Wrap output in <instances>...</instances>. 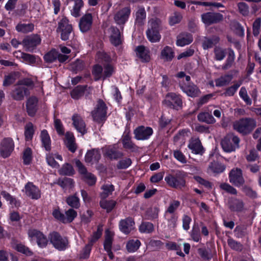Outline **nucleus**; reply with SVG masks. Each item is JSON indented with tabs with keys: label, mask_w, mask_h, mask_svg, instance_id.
<instances>
[{
	"label": "nucleus",
	"mask_w": 261,
	"mask_h": 261,
	"mask_svg": "<svg viewBox=\"0 0 261 261\" xmlns=\"http://www.w3.org/2000/svg\"><path fill=\"white\" fill-rule=\"evenodd\" d=\"M225 168V165L217 162H212L208 166V170L210 171L217 174L223 172Z\"/></svg>",
	"instance_id": "nucleus-35"
},
{
	"label": "nucleus",
	"mask_w": 261,
	"mask_h": 261,
	"mask_svg": "<svg viewBox=\"0 0 261 261\" xmlns=\"http://www.w3.org/2000/svg\"><path fill=\"white\" fill-rule=\"evenodd\" d=\"M146 13L143 7H138L135 13V23L142 25L145 21Z\"/></svg>",
	"instance_id": "nucleus-29"
},
{
	"label": "nucleus",
	"mask_w": 261,
	"mask_h": 261,
	"mask_svg": "<svg viewBox=\"0 0 261 261\" xmlns=\"http://www.w3.org/2000/svg\"><path fill=\"white\" fill-rule=\"evenodd\" d=\"M154 226L152 223L149 222H142L139 227V230L141 233H150L154 231Z\"/></svg>",
	"instance_id": "nucleus-39"
},
{
	"label": "nucleus",
	"mask_w": 261,
	"mask_h": 261,
	"mask_svg": "<svg viewBox=\"0 0 261 261\" xmlns=\"http://www.w3.org/2000/svg\"><path fill=\"white\" fill-rule=\"evenodd\" d=\"M182 19V15L179 12H175L173 15L170 17L169 23L171 25H173L179 23Z\"/></svg>",
	"instance_id": "nucleus-64"
},
{
	"label": "nucleus",
	"mask_w": 261,
	"mask_h": 261,
	"mask_svg": "<svg viewBox=\"0 0 261 261\" xmlns=\"http://www.w3.org/2000/svg\"><path fill=\"white\" fill-rule=\"evenodd\" d=\"M163 103L166 106L175 109L181 108L182 103L180 96L174 93L167 94L163 101Z\"/></svg>",
	"instance_id": "nucleus-11"
},
{
	"label": "nucleus",
	"mask_w": 261,
	"mask_h": 261,
	"mask_svg": "<svg viewBox=\"0 0 261 261\" xmlns=\"http://www.w3.org/2000/svg\"><path fill=\"white\" fill-rule=\"evenodd\" d=\"M34 28V25L33 23H19L16 27V30L19 32L23 33H28L32 32Z\"/></svg>",
	"instance_id": "nucleus-40"
},
{
	"label": "nucleus",
	"mask_w": 261,
	"mask_h": 261,
	"mask_svg": "<svg viewBox=\"0 0 261 261\" xmlns=\"http://www.w3.org/2000/svg\"><path fill=\"white\" fill-rule=\"evenodd\" d=\"M14 147V143L10 138H4L1 143L0 154L4 158L10 156Z\"/></svg>",
	"instance_id": "nucleus-14"
},
{
	"label": "nucleus",
	"mask_w": 261,
	"mask_h": 261,
	"mask_svg": "<svg viewBox=\"0 0 261 261\" xmlns=\"http://www.w3.org/2000/svg\"><path fill=\"white\" fill-rule=\"evenodd\" d=\"M66 202L73 208H78L80 206V199L76 195H71L66 198Z\"/></svg>",
	"instance_id": "nucleus-42"
},
{
	"label": "nucleus",
	"mask_w": 261,
	"mask_h": 261,
	"mask_svg": "<svg viewBox=\"0 0 261 261\" xmlns=\"http://www.w3.org/2000/svg\"><path fill=\"white\" fill-rule=\"evenodd\" d=\"M220 188L225 191V192L233 195H236L237 194V190L234 188L233 187L226 183H223L220 185Z\"/></svg>",
	"instance_id": "nucleus-62"
},
{
	"label": "nucleus",
	"mask_w": 261,
	"mask_h": 261,
	"mask_svg": "<svg viewBox=\"0 0 261 261\" xmlns=\"http://www.w3.org/2000/svg\"><path fill=\"white\" fill-rule=\"evenodd\" d=\"M107 107L105 103L101 99H99L95 109L91 114L94 121L100 122L105 119L107 115Z\"/></svg>",
	"instance_id": "nucleus-7"
},
{
	"label": "nucleus",
	"mask_w": 261,
	"mask_h": 261,
	"mask_svg": "<svg viewBox=\"0 0 261 261\" xmlns=\"http://www.w3.org/2000/svg\"><path fill=\"white\" fill-rule=\"evenodd\" d=\"M229 182L236 187H241L245 182L243 177L242 171L238 168L231 170L229 173Z\"/></svg>",
	"instance_id": "nucleus-12"
},
{
	"label": "nucleus",
	"mask_w": 261,
	"mask_h": 261,
	"mask_svg": "<svg viewBox=\"0 0 261 261\" xmlns=\"http://www.w3.org/2000/svg\"><path fill=\"white\" fill-rule=\"evenodd\" d=\"M73 5L70 10L72 16L74 17H78L81 15V9L83 8L84 3L83 0H73Z\"/></svg>",
	"instance_id": "nucleus-27"
},
{
	"label": "nucleus",
	"mask_w": 261,
	"mask_h": 261,
	"mask_svg": "<svg viewBox=\"0 0 261 261\" xmlns=\"http://www.w3.org/2000/svg\"><path fill=\"white\" fill-rule=\"evenodd\" d=\"M122 142L124 148L130 150L132 151H135L137 150V146L132 141L131 137L128 134L124 135L123 136Z\"/></svg>",
	"instance_id": "nucleus-31"
},
{
	"label": "nucleus",
	"mask_w": 261,
	"mask_h": 261,
	"mask_svg": "<svg viewBox=\"0 0 261 261\" xmlns=\"http://www.w3.org/2000/svg\"><path fill=\"white\" fill-rule=\"evenodd\" d=\"M218 42V39L217 37L213 38H205L202 43V47L203 49H207L213 47L214 44Z\"/></svg>",
	"instance_id": "nucleus-57"
},
{
	"label": "nucleus",
	"mask_w": 261,
	"mask_h": 261,
	"mask_svg": "<svg viewBox=\"0 0 261 261\" xmlns=\"http://www.w3.org/2000/svg\"><path fill=\"white\" fill-rule=\"evenodd\" d=\"M197 119L199 121L207 124H213L216 122L212 114L206 112L200 113L197 116Z\"/></svg>",
	"instance_id": "nucleus-32"
},
{
	"label": "nucleus",
	"mask_w": 261,
	"mask_h": 261,
	"mask_svg": "<svg viewBox=\"0 0 261 261\" xmlns=\"http://www.w3.org/2000/svg\"><path fill=\"white\" fill-rule=\"evenodd\" d=\"M40 37L37 34L28 36L23 40L22 44L26 51H33L41 43Z\"/></svg>",
	"instance_id": "nucleus-10"
},
{
	"label": "nucleus",
	"mask_w": 261,
	"mask_h": 261,
	"mask_svg": "<svg viewBox=\"0 0 261 261\" xmlns=\"http://www.w3.org/2000/svg\"><path fill=\"white\" fill-rule=\"evenodd\" d=\"M161 57L165 61H171L174 57V52L170 47L166 46L161 51Z\"/></svg>",
	"instance_id": "nucleus-36"
},
{
	"label": "nucleus",
	"mask_w": 261,
	"mask_h": 261,
	"mask_svg": "<svg viewBox=\"0 0 261 261\" xmlns=\"http://www.w3.org/2000/svg\"><path fill=\"white\" fill-rule=\"evenodd\" d=\"M40 138L42 146L46 150H50L51 148V141L50 137L46 130L44 129L41 131Z\"/></svg>",
	"instance_id": "nucleus-33"
},
{
	"label": "nucleus",
	"mask_w": 261,
	"mask_h": 261,
	"mask_svg": "<svg viewBox=\"0 0 261 261\" xmlns=\"http://www.w3.org/2000/svg\"><path fill=\"white\" fill-rule=\"evenodd\" d=\"M162 29V21L157 18L150 19L148 22V29L146 36L148 40L151 43L158 42L161 38L160 31Z\"/></svg>",
	"instance_id": "nucleus-1"
},
{
	"label": "nucleus",
	"mask_w": 261,
	"mask_h": 261,
	"mask_svg": "<svg viewBox=\"0 0 261 261\" xmlns=\"http://www.w3.org/2000/svg\"><path fill=\"white\" fill-rule=\"evenodd\" d=\"M61 175H71L74 173V170L72 166L69 164H65L59 170Z\"/></svg>",
	"instance_id": "nucleus-53"
},
{
	"label": "nucleus",
	"mask_w": 261,
	"mask_h": 261,
	"mask_svg": "<svg viewBox=\"0 0 261 261\" xmlns=\"http://www.w3.org/2000/svg\"><path fill=\"white\" fill-rule=\"evenodd\" d=\"M50 243L57 249L60 251L65 250L68 245V241L66 237H62L58 232L53 231L48 235Z\"/></svg>",
	"instance_id": "nucleus-5"
},
{
	"label": "nucleus",
	"mask_w": 261,
	"mask_h": 261,
	"mask_svg": "<svg viewBox=\"0 0 261 261\" xmlns=\"http://www.w3.org/2000/svg\"><path fill=\"white\" fill-rule=\"evenodd\" d=\"M235 59L234 53L232 50H230L225 63L222 66V69L227 70L230 68L234 63Z\"/></svg>",
	"instance_id": "nucleus-43"
},
{
	"label": "nucleus",
	"mask_w": 261,
	"mask_h": 261,
	"mask_svg": "<svg viewBox=\"0 0 261 261\" xmlns=\"http://www.w3.org/2000/svg\"><path fill=\"white\" fill-rule=\"evenodd\" d=\"M92 73L95 81L99 80L101 79L103 80V68L101 66L99 65L94 66Z\"/></svg>",
	"instance_id": "nucleus-46"
},
{
	"label": "nucleus",
	"mask_w": 261,
	"mask_h": 261,
	"mask_svg": "<svg viewBox=\"0 0 261 261\" xmlns=\"http://www.w3.org/2000/svg\"><path fill=\"white\" fill-rule=\"evenodd\" d=\"M240 97L246 103V104L250 105L252 103L251 100L248 95L247 90L245 88L242 87L239 92Z\"/></svg>",
	"instance_id": "nucleus-63"
},
{
	"label": "nucleus",
	"mask_w": 261,
	"mask_h": 261,
	"mask_svg": "<svg viewBox=\"0 0 261 261\" xmlns=\"http://www.w3.org/2000/svg\"><path fill=\"white\" fill-rule=\"evenodd\" d=\"M100 204L102 208L106 209L107 212H110L115 206L116 202L113 200L107 201L103 200L100 201Z\"/></svg>",
	"instance_id": "nucleus-54"
},
{
	"label": "nucleus",
	"mask_w": 261,
	"mask_h": 261,
	"mask_svg": "<svg viewBox=\"0 0 261 261\" xmlns=\"http://www.w3.org/2000/svg\"><path fill=\"white\" fill-rule=\"evenodd\" d=\"M188 147L192 150V152L195 154H201L203 152V148L200 141L198 139H193L190 141Z\"/></svg>",
	"instance_id": "nucleus-26"
},
{
	"label": "nucleus",
	"mask_w": 261,
	"mask_h": 261,
	"mask_svg": "<svg viewBox=\"0 0 261 261\" xmlns=\"http://www.w3.org/2000/svg\"><path fill=\"white\" fill-rule=\"evenodd\" d=\"M65 143L68 149L72 152L76 150V145L75 143V138L72 133L67 132L65 134Z\"/></svg>",
	"instance_id": "nucleus-25"
},
{
	"label": "nucleus",
	"mask_w": 261,
	"mask_h": 261,
	"mask_svg": "<svg viewBox=\"0 0 261 261\" xmlns=\"http://www.w3.org/2000/svg\"><path fill=\"white\" fill-rule=\"evenodd\" d=\"M16 53L20 54V57L25 62L29 64H33L36 62V59L34 55L21 51L16 52Z\"/></svg>",
	"instance_id": "nucleus-58"
},
{
	"label": "nucleus",
	"mask_w": 261,
	"mask_h": 261,
	"mask_svg": "<svg viewBox=\"0 0 261 261\" xmlns=\"http://www.w3.org/2000/svg\"><path fill=\"white\" fill-rule=\"evenodd\" d=\"M135 138L138 140L148 139L153 134L151 127L143 125L138 126L134 130Z\"/></svg>",
	"instance_id": "nucleus-15"
},
{
	"label": "nucleus",
	"mask_w": 261,
	"mask_h": 261,
	"mask_svg": "<svg viewBox=\"0 0 261 261\" xmlns=\"http://www.w3.org/2000/svg\"><path fill=\"white\" fill-rule=\"evenodd\" d=\"M159 209L157 207H150L146 211V216L148 219H153L158 218Z\"/></svg>",
	"instance_id": "nucleus-59"
},
{
	"label": "nucleus",
	"mask_w": 261,
	"mask_h": 261,
	"mask_svg": "<svg viewBox=\"0 0 261 261\" xmlns=\"http://www.w3.org/2000/svg\"><path fill=\"white\" fill-rule=\"evenodd\" d=\"M131 13L129 6L125 7L117 11L114 15L115 23L119 25H124L128 20Z\"/></svg>",
	"instance_id": "nucleus-9"
},
{
	"label": "nucleus",
	"mask_w": 261,
	"mask_h": 261,
	"mask_svg": "<svg viewBox=\"0 0 261 261\" xmlns=\"http://www.w3.org/2000/svg\"><path fill=\"white\" fill-rule=\"evenodd\" d=\"M100 157V151L98 150L92 149L86 153L85 160L87 163H92L98 161Z\"/></svg>",
	"instance_id": "nucleus-28"
},
{
	"label": "nucleus",
	"mask_w": 261,
	"mask_h": 261,
	"mask_svg": "<svg viewBox=\"0 0 261 261\" xmlns=\"http://www.w3.org/2000/svg\"><path fill=\"white\" fill-rule=\"evenodd\" d=\"M16 74L14 72H12L4 77L3 86L8 87L13 84L16 80Z\"/></svg>",
	"instance_id": "nucleus-48"
},
{
	"label": "nucleus",
	"mask_w": 261,
	"mask_h": 261,
	"mask_svg": "<svg viewBox=\"0 0 261 261\" xmlns=\"http://www.w3.org/2000/svg\"><path fill=\"white\" fill-rule=\"evenodd\" d=\"M1 195L7 201H9L11 205L15 206H17L19 205V202L16 200V199L6 191H1Z\"/></svg>",
	"instance_id": "nucleus-50"
},
{
	"label": "nucleus",
	"mask_w": 261,
	"mask_h": 261,
	"mask_svg": "<svg viewBox=\"0 0 261 261\" xmlns=\"http://www.w3.org/2000/svg\"><path fill=\"white\" fill-rule=\"evenodd\" d=\"M58 52L56 50H51L44 56V59L47 63H53L57 59Z\"/></svg>",
	"instance_id": "nucleus-52"
},
{
	"label": "nucleus",
	"mask_w": 261,
	"mask_h": 261,
	"mask_svg": "<svg viewBox=\"0 0 261 261\" xmlns=\"http://www.w3.org/2000/svg\"><path fill=\"white\" fill-rule=\"evenodd\" d=\"M231 80L230 75H225L217 79L215 81L216 85L217 87L225 86L229 83Z\"/></svg>",
	"instance_id": "nucleus-55"
},
{
	"label": "nucleus",
	"mask_w": 261,
	"mask_h": 261,
	"mask_svg": "<svg viewBox=\"0 0 261 261\" xmlns=\"http://www.w3.org/2000/svg\"><path fill=\"white\" fill-rule=\"evenodd\" d=\"M38 99L36 97L29 98L27 102V110L30 116H34L37 110Z\"/></svg>",
	"instance_id": "nucleus-23"
},
{
	"label": "nucleus",
	"mask_w": 261,
	"mask_h": 261,
	"mask_svg": "<svg viewBox=\"0 0 261 261\" xmlns=\"http://www.w3.org/2000/svg\"><path fill=\"white\" fill-rule=\"evenodd\" d=\"M215 58L217 61L222 60L226 56V53L224 49L220 47H216L214 49Z\"/></svg>",
	"instance_id": "nucleus-61"
},
{
	"label": "nucleus",
	"mask_w": 261,
	"mask_h": 261,
	"mask_svg": "<svg viewBox=\"0 0 261 261\" xmlns=\"http://www.w3.org/2000/svg\"><path fill=\"white\" fill-rule=\"evenodd\" d=\"M111 31L112 33L110 38L111 43L115 46L121 44V38L119 30L117 28L111 27Z\"/></svg>",
	"instance_id": "nucleus-30"
},
{
	"label": "nucleus",
	"mask_w": 261,
	"mask_h": 261,
	"mask_svg": "<svg viewBox=\"0 0 261 261\" xmlns=\"http://www.w3.org/2000/svg\"><path fill=\"white\" fill-rule=\"evenodd\" d=\"M102 68L103 80L111 76L115 72V68L114 66L110 64H106Z\"/></svg>",
	"instance_id": "nucleus-49"
},
{
	"label": "nucleus",
	"mask_w": 261,
	"mask_h": 261,
	"mask_svg": "<svg viewBox=\"0 0 261 261\" xmlns=\"http://www.w3.org/2000/svg\"><path fill=\"white\" fill-rule=\"evenodd\" d=\"M223 15L220 13L206 12L201 15L202 21L206 25L220 22L223 19Z\"/></svg>",
	"instance_id": "nucleus-16"
},
{
	"label": "nucleus",
	"mask_w": 261,
	"mask_h": 261,
	"mask_svg": "<svg viewBox=\"0 0 261 261\" xmlns=\"http://www.w3.org/2000/svg\"><path fill=\"white\" fill-rule=\"evenodd\" d=\"M93 17L91 14L87 13L83 15L80 19L79 27L82 32H86L89 31L92 25Z\"/></svg>",
	"instance_id": "nucleus-20"
},
{
	"label": "nucleus",
	"mask_w": 261,
	"mask_h": 261,
	"mask_svg": "<svg viewBox=\"0 0 261 261\" xmlns=\"http://www.w3.org/2000/svg\"><path fill=\"white\" fill-rule=\"evenodd\" d=\"M77 216L76 212L73 208H69L68 210L65 212L64 215V218H63V223H70L74 218Z\"/></svg>",
	"instance_id": "nucleus-44"
},
{
	"label": "nucleus",
	"mask_w": 261,
	"mask_h": 261,
	"mask_svg": "<svg viewBox=\"0 0 261 261\" xmlns=\"http://www.w3.org/2000/svg\"><path fill=\"white\" fill-rule=\"evenodd\" d=\"M57 31L61 32V37L63 40H67L72 31V25L69 23L67 18L63 17L58 22Z\"/></svg>",
	"instance_id": "nucleus-8"
},
{
	"label": "nucleus",
	"mask_w": 261,
	"mask_h": 261,
	"mask_svg": "<svg viewBox=\"0 0 261 261\" xmlns=\"http://www.w3.org/2000/svg\"><path fill=\"white\" fill-rule=\"evenodd\" d=\"M106 154L111 159H117L123 155L121 152L116 150L114 147H109L106 151Z\"/></svg>",
	"instance_id": "nucleus-45"
},
{
	"label": "nucleus",
	"mask_w": 261,
	"mask_h": 261,
	"mask_svg": "<svg viewBox=\"0 0 261 261\" xmlns=\"http://www.w3.org/2000/svg\"><path fill=\"white\" fill-rule=\"evenodd\" d=\"M101 188L103 191L101 192L100 196L103 199L111 194L112 192L114 190V186L112 185H105Z\"/></svg>",
	"instance_id": "nucleus-56"
},
{
	"label": "nucleus",
	"mask_w": 261,
	"mask_h": 261,
	"mask_svg": "<svg viewBox=\"0 0 261 261\" xmlns=\"http://www.w3.org/2000/svg\"><path fill=\"white\" fill-rule=\"evenodd\" d=\"M229 207L233 212H240L242 211L244 207V203L242 201L238 199H231L228 203Z\"/></svg>",
	"instance_id": "nucleus-34"
},
{
	"label": "nucleus",
	"mask_w": 261,
	"mask_h": 261,
	"mask_svg": "<svg viewBox=\"0 0 261 261\" xmlns=\"http://www.w3.org/2000/svg\"><path fill=\"white\" fill-rule=\"evenodd\" d=\"M34 133L33 125L32 123H28L25 126L24 135L25 140L30 141L32 140Z\"/></svg>",
	"instance_id": "nucleus-51"
},
{
	"label": "nucleus",
	"mask_w": 261,
	"mask_h": 261,
	"mask_svg": "<svg viewBox=\"0 0 261 261\" xmlns=\"http://www.w3.org/2000/svg\"><path fill=\"white\" fill-rule=\"evenodd\" d=\"M23 191L26 195L32 199H38L41 197V192L39 188L32 182H28L24 187Z\"/></svg>",
	"instance_id": "nucleus-18"
},
{
	"label": "nucleus",
	"mask_w": 261,
	"mask_h": 261,
	"mask_svg": "<svg viewBox=\"0 0 261 261\" xmlns=\"http://www.w3.org/2000/svg\"><path fill=\"white\" fill-rule=\"evenodd\" d=\"M141 245V242L138 240H131L127 242L126 247L129 252H134L137 251Z\"/></svg>",
	"instance_id": "nucleus-41"
},
{
	"label": "nucleus",
	"mask_w": 261,
	"mask_h": 261,
	"mask_svg": "<svg viewBox=\"0 0 261 261\" xmlns=\"http://www.w3.org/2000/svg\"><path fill=\"white\" fill-rule=\"evenodd\" d=\"M28 236L31 241L36 240L38 246L41 248L45 247L48 244V239L41 231L37 229H30L28 231Z\"/></svg>",
	"instance_id": "nucleus-6"
},
{
	"label": "nucleus",
	"mask_w": 261,
	"mask_h": 261,
	"mask_svg": "<svg viewBox=\"0 0 261 261\" xmlns=\"http://www.w3.org/2000/svg\"><path fill=\"white\" fill-rule=\"evenodd\" d=\"M137 56L142 60L143 62H148L150 60V55L149 50L144 46H138L136 48Z\"/></svg>",
	"instance_id": "nucleus-24"
},
{
	"label": "nucleus",
	"mask_w": 261,
	"mask_h": 261,
	"mask_svg": "<svg viewBox=\"0 0 261 261\" xmlns=\"http://www.w3.org/2000/svg\"><path fill=\"white\" fill-rule=\"evenodd\" d=\"M180 205V201L178 200H173L170 202L169 205L165 211V217H168L169 215L175 214L174 212L177 210Z\"/></svg>",
	"instance_id": "nucleus-37"
},
{
	"label": "nucleus",
	"mask_w": 261,
	"mask_h": 261,
	"mask_svg": "<svg viewBox=\"0 0 261 261\" xmlns=\"http://www.w3.org/2000/svg\"><path fill=\"white\" fill-rule=\"evenodd\" d=\"M186 174L182 171H177L174 174H168L165 177L167 185L173 188L181 189L186 186Z\"/></svg>",
	"instance_id": "nucleus-2"
},
{
	"label": "nucleus",
	"mask_w": 261,
	"mask_h": 261,
	"mask_svg": "<svg viewBox=\"0 0 261 261\" xmlns=\"http://www.w3.org/2000/svg\"><path fill=\"white\" fill-rule=\"evenodd\" d=\"M239 138L233 134L227 135L221 141V146L224 151L230 152L239 147Z\"/></svg>",
	"instance_id": "nucleus-4"
},
{
	"label": "nucleus",
	"mask_w": 261,
	"mask_h": 261,
	"mask_svg": "<svg viewBox=\"0 0 261 261\" xmlns=\"http://www.w3.org/2000/svg\"><path fill=\"white\" fill-rule=\"evenodd\" d=\"M29 93L28 88H23L22 86L17 84L11 91L10 95L14 100L20 101L23 100L24 96L29 95Z\"/></svg>",
	"instance_id": "nucleus-17"
},
{
	"label": "nucleus",
	"mask_w": 261,
	"mask_h": 261,
	"mask_svg": "<svg viewBox=\"0 0 261 261\" xmlns=\"http://www.w3.org/2000/svg\"><path fill=\"white\" fill-rule=\"evenodd\" d=\"M85 88L86 87L84 86H77L71 92V97L75 99H79L84 95Z\"/></svg>",
	"instance_id": "nucleus-47"
},
{
	"label": "nucleus",
	"mask_w": 261,
	"mask_h": 261,
	"mask_svg": "<svg viewBox=\"0 0 261 261\" xmlns=\"http://www.w3.org/2000/svg\"><path fill=\"white\" fill-rule=\"evenodd\" d=\"M233 126L237 132L246 135L249 134L256 126V122L253 118H243L234 122Z\"/></svg>",
	"instance_id": "nucleus-3"
},
{
	"label": "nucleus",
	"mask_w": 261,
	"mask_h": 261,
	"mask_svg": "<svg viewBox=\"0 0 261 261\" xmlns=\"http://www.w3.org/2000/svg\"><path fill=\"white\" fill-rule=\"evenodd\" d=\"M73 125L82 135L86 133V124L82 118L77 114H74L72 117Z\"/></svg>",
	"instance_id": "nucleus-21"
},
{
	"label": "nucleus",
	"mask_w": 261,
	"mask_h": 261,
	"mask_svg": "<svg viewBox=\"0 0 261 261\" xmlns=\"http://www.w3.org/2000/svg\"><path fill=\"white\" fill-rule=\"evenodd\" d=\"M102 228L101 226H99L97 227V231L93 233V234L89 240V244L93 245L99 238H100L102 234Z\"/></svg>",
	"instance_id": "nucleus-60"
},
{
	"label": "nucleus",
	"mask_w": 261,
	"mask_h": 261,
	"mask_svg": "<svg viewBox=\"0 0 261 261\" xmlns=\"http://www.w3.org/2000/svg\"><path fill=\"white\" fill-rule=\"evenodd\" d=\"M193 40V38L191 34L182 33L177 36L176 44L178 46L182 47L190 44Z\"/></svg>",
	"instance_id": "nucleus-22"
},
{
	"label": "nucleus",
	"mask_w": 261,
	"mask_h": 261,
	"mask_svg": "<svg viewBox=\"0 0 261 261\" xmlns=\"http://www.w3.org/2000/svg\"><path fill=\"white\" fill-rule=\"evenodd\" d=\"M114 233L109 230L106 231L104 248L106 251H109L112 248Z\"/></svg>",
	"instance_id": "nucleus-38"
},
{
	"label": "nucleus",
	"mask_w": 261,
	"mask_h": 261,
	"mask_svg": "<svg viewBox=\"0 0 261 261\" xmlns=\"http://www.w3.org/2000/svg\"><path fill=\"white\" fill-rule=\"evenodd\" d=\"M180 88L188 96L195 97L198 96L200 93L199 88L193 83L186 84L184 79L179 82Z\"/></svg>",
	"instance_id": "nucleus-13"
},
{
	"label": "nucleus",
	"mask_w": 261,
	"mask_h": 261,
	"mask_svg": "<svg viewBox=\"0 0 261 261\" xmlns=\"http://www.w3.org/2000/svg\"><path fill=\"white\" fill-rule=\"evenodd\" d=\"M134 220L132 218L128 217L120 221L119 228L122 232L127 234L134 229Z\"/></svg>",
	"instance_id": "nucleus-19"
}]
</instances>
